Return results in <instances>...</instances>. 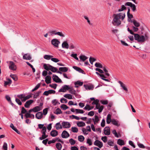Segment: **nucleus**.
<instances>
[{
	"label": "nucleus",
	"instance_id": "nucleus-19",
	"mask_svg": "<svg viewBox=\"0 0 150 150\" xmlns=\"http://www.w3.org/2000/svg\"><path fill=\"white\" fill-rule=\"evenodd\" d=\"M62 47L68 49L69 48V45L67 41L63 42L62 44Z\"/></svg>",
	"mask_w": 150,
	"mask_h": 150
},
{
	"label": "nucleus",
	"instance_id": "nucleus-4",
	"mask_svg": "<svg viewBox=\"0 0 150 150\" xmlns=\"http://www.w3.org/2000/svg\"><path fill=\"white\" fill-rule=\"evenodd\" d=\"M125 6H129L130 7L132 8V11L134 12L136 11V6L135 4H133L132 3L129 2H126L125 4Z\"/></svg>",
	"mask_w": 150,
	"mask_h": 150
},
{
	"label": "nucleus",
	"instance_id": "nucleus-42",
	"mask_svg": "<svg viewBox=\"0 0 150 150\" xmlns=\"http://www.w3.org/2000/svg\"><path fill=\"white\" fill-rule=\"evenodd\" d=\"M95 66L97 67L101 68H103L102 65L99 63H96L95 64Z\"/></svg>",
	"mask_w": 150,
	"mask_h": 150
},
{
	"label": "nucleus",
	"instance_id": "nucleus-7",
	"mask_svg": "<svg viewBox=\"0 0 150 150\" xmlns=\"http://www.w3.org/2000/svg\"><path fill=\"white\" fill-rule=\"evenodd\" d=\"M68 70V68L67 67H61L59 68V71H57V72L58 73L62 74V72H66Z\"/></svg>",
	"mask_w": 150,
	"mask_h": 150
},
{
	"label": "nucleus",
	"instance_id": "nucleus-34",
	"mask_svg": "<svg viewBox=\"0 0 150 150\" xmlns=\"http://www.w3.org/2000/svg\"><path fill=\"white\" fill-rule=\"evenodd\" d=\"M10 77H11L14 81H17L18 80V77L15 74H11Z\"/></svg>",
	"mask_w": 150,
	"mask_h": 150
},
{
	"label": "nucleus",
	"instance_id": "nucleus-17",
	"mask_svg": "<svg viewBox=\"0 0 150 150\" xmlns=\"http://www.w3.org/2000/svg\"><path fill=\"white\" fill-rule=\"evenodd\" d=\"M24 116L26 118H32L33 119H34V115L33 114H30L29 113H26Z\"/></svg>",
	"mask_w": 150,
	"mask_h": 150
},
{
	"label": "nucleus",
	"instance_id": "nucleus-64",
	"mask_svg": "<svg viewBox=\"0 0 150 150\" xmlns=\"http://www.w3.org/2000/svg\"><path fill=\"white\" fill-rule=\"evenodd\" d=\"M101 139L104 143H105L107 141V138L106 136H105L102 137Z\"/></svg>",
	"mask_w": 150,
	"mask_h": 150
},
{
	"label": "nucleus",
	"instance_id": "nucleus-46",
	"mask_svg": "<svg viewBox=\"0 0 150 150\" xmlns=\"http://www.w3.org/2000/svg\"><path fill=\"white\" fill-rule=\"evenodd\" d=\"M71 131L73 132L76 133L78 131V129L76 127H72L71 128Z\"/></svg>",
	"mask_w": 150,
	"mask_h": 150
},
{
	"label": "nucleus",
	"instance_id": "nucleus-21",
	"mask_svg": "<svg viewBox=\"0 0 150 150\" xmlns=\"http://www.w3.org/2000/svg\"><path fill=\"white\" fill-rule=\"evenodd\" d=\"M118 83L120 84L121 87L122 88L126 91H128V89L126 87L125 85L122 82L120 81H119Z\"/></svg>",
	"mask_w": 150,
	"mask_h": 150
},
{
	"label": "nucleus",
	"instance_id": "nucleus-38",
	"mask_svg": "<svg viewBox=\"0 0 150 150\" xmlns=\"http://www.w3.org/2000/svg\"><path fill=\"white\" fill-rule=\"evenodd\" d=\"M55 35H59L62 38H63L65 37L64 35L62 32H56L55 33Z\"/></svg>",
	"mask_w": 150,
	"mask_h": 150
},
{
	"label": "nucleus",
	"instance_id": "nucleus-60",
	"mask_svg": "<svg viewBox=\"0 0 150 150\" xmlns=\"http://www.w3.org/2000/svg\"><path fill=\"white\" fill-rule=\"evenodd\" d=\"M77 54H71V56L74 58L75 59L77 60H79V58L77 57Z\"/></svg>",
	"mask_w": 150,
	"mask_h": 150
},
{
	"label": "nucleus",
	"instance_id": "nucleus-9",
	"mask_svg": "<svg viewBox=\"0 0 150 150\" xmlns=\"http://www.w3.org/2000/svg\"><path fill=\"white\" fill-rule=\"evenodd\" d=\"M56 92L54 90H50L47 91H45L43 94L44 95L48 96L49 94H54Z\"/></svg>",
	"mask_w": 150,
	"mask_h": 150
},
{
	"label": "nucleus",
	"instance_id": "nucleus-53",
	"mask_svg": "<svg viewBox=\"0 0 150 150\" xmlns=\"http://www.w3.org/2000/svg\"><path fill=\"white\" fill-rule=\"evenodd\" d=\"M2 148L4 150H7V144L6 142H4L2 147Z\"/></svg>",
	"mask_w": 150,
	"mask_h": 150
},
{
	"label": "nucleus",
	"instance_id": "nucleus-31",
	"mask_svg": "<svg viewBox=\"0 0 150 150\" xmlns=\"http://www.w3.org/2000/svg\"><path fill=\"white\" fill-rule=\"evenodd\" d=\"M7 81H5L4 82V85L5 86H6L9 84H11L12 83V81L11 79H7Z\"/></svg>",
	"mask_w": 150,
	"mask_h": 150
},
{
	"label": "nucleus",
	"instance_id": "nucleus-59",
	"mask_svg": "<svg viewBox=\"0 0 150 150\" xmlns=\"http://www.w3.org/2000/svg\"><path fill=\"white\" fill-rule=\"evenodd\" d=\"M48 108H46L44 109L43 110V114L44 115H46L47 114L48 112Z\"/></svg>",
	"mask_w": 150,
	"mask_h": 150
},
{
	"label": "nucleus",
	"instance_id": "nucleus-47",
	"mask_svg": "<svg viewBox=\"0 0 150 150\" xmlns=\"http://www.w3.org/2000/svg\"><path fill=\"white\" fill-rule=\"evenodd\" d=\"M56 113H54L55 114H59L62 113V111L61 109L58 108H57L55 111Z\"/></svg>",
	"mask_w": 150,
	"mask_h": 150
},
{
	"label": "nucleus",
	"instance_id": "nucleus-6",
	"mask_svg": "<svg viewBox=\"0 0 150 150\" xmlns=\"http://www.w3.org/2000/svg\"><path fill=\"white\" fill-rule=\"evenodd\" d=\"M60 42L57 39H54L51 40L52 44L56 47H58Z\"/></svg>",
	"mask_w": 150,
	"mask_h": 150
},
{
	"label": "nucleus",
	"instance_id": "nucleus-44",
	"mask_svg": "<svg viewBox=\"0 0 150 150\" xmlns=\"http://www.w3.org/2000/svg\"><path fill=\"white\" fill-rule=\"evenodd\" d=\"M83 82H81L79 81H78L76 82H75L74 83L75 85H78L80 86H82L83 84Z\"/></svg>",
	"mask_w": 150,
	"mask_h": 150
},
{
	"label": "nucleus",
	"instance_id": "nucleus-57",
	"mask_svg": "<svg viewBox=\"0 0 150 150\" xmlns=\"http://www.w3.org/2000/svg\"><path fill=\"white\" fill-rule=\"evenodd\" d=\"M57 84L56 83H53L52 84H50L49 85V86L52 88H54V89H56L57 86Z\"/></svg>",
	"mask_w": 150,
	"mask_h": 150
},
{
	"label": "nucleus",
	"instance_id": "nucleus-32",
	"mask_svg": "<svg viewBox=\"0 0 150 150\" xmlns=\"http://www.w3.org/2000/svg\"><path fill=\"white\" fill-rule=\"evenodd\" d=\"M50 70L52 72H57V69L56 68L52 66H50Z\"/></svg>",
	"mask_w": 150,
	"mask_h": 150
},
{
	"label": "nucleus",
	"instance_id": "nucleus-48",
	"mask_svg": "<svg viewBox=\"0 0 150 150\" xmlns=\"http://www.w3.org/2000/svg\"><path fill=\"white\" fill-rule=\"evenodd\" d=\"M41 91H38L36 92L35 94V95H34L33 96V98H37L39 96L40 94L41 93Z\"/></svg>",
	"mask_w": 150,
	"mask_h": 150
},
{
	"label": "nucleus",
	"instance_id": "nucleus-30",
	"mask_svg": "<svg viewBox=\"0 0 150 150\" xmlns=\"http://www.w3.org/2000/svg\"><path fill=\"white\" fill-rule=\"evenodd\" d=\"M128 21L129 22H131L133 20H132L131 18H132L133 17L132 14L130 13L127 14Z\"/></svg>",
	"mask_w": 150,
	"mask_h": 150
},
{
	"label": "nucleus",
	"instance_id": "nucleus-40",
	"mask_svg": "<svg viewBox=\"0 0 150 150\" xmlns=\"http://www.w3.org/2000/svg\"><path fill=\"white\" fill-rule=\"evenodd\" d=\"M61 109L64 110H65L69 108V107L65 104H62L60 106Z\"/></svg>",
	"mask_w": 150,
	"mask_h": 150
},
{
	"label": "nucleus",
	"instance_id": "nucleus-16",
	"mask_svg": "<svg viewBox=\"0 0 150 150\" xmlns=\"http://www.w3.org/2000/svg\"><path fill=\"white\" fill-rule=\"evenodd\" d=\"M45 79V81L47 84H48L51 83V78L50 76H46Z\"/></svg>",
	"mask_w": 150,
	"mask_h": 150
},
{
	"label": "nucleus",
	"instance_id": "nucleus-28",
	"mask_svg": "<svg viewBox=\"0 0 150 150\" xmlns=\"http://www.w3.org/2000/svg\"><path fill=\"white\" fill-rule=\"evenodd\" d=\"M92 120L94 122V124H96V123H98L99 121V120L98 118V117L96 115H95L94 116V119L93 118Z\"/></svg>",
	"mask_w": 150,
	"mask_h": 150
},
{
	"label": "nucleus",
	"instance_id": "nucleus-25",
	"mask_svg": "<svg viewBox=\"0 0 150 150\" xmlns=\"http://www.w3.org/2000/svg\"><path fill=\"white\" fill-rule=\"evenodd\" d=\"M84 86L86 90H92L94 88V87L93 86H89L88 85H84Z\"/></svg>",
	"mask_w": 150,
	"mask_h": 150
},
{
	"label": "nucleus",
	"instance_id": "nucleus-15",
	"mask_svg": "<svg viewBox=\"0 0 150 150\" xmlns=\"http://www.w3.org/2000/svg\"><path fill=\"white\" fill-rule=\"evenodd\" d=\"M50 135L52 137H55L58 134V132L56 130H52L50 132Z\"/></svg>",
	"mask_w": 150,
	"mask_h": 150
},
{
	"label": "nucleus",
	"instance_id": "nucleus-33",
	"mask_svg": "<svg viewBox=\"0 0 150 150\" xmlns=\"http://www.w3.org/2000/svg\"><path fill=\"white\" fill-rule=\"evenodd\" d=\"M56 128L57 130H58L62 128V125H60V122H58L56 124Z\"/></svg>",
	"mask_w": 150,
	"mask_h": 150
},
{
	"label": "nucleus",
	"instance_id": "nucleus-39",
	"mask_svg": "<svg viewBox=\"0 0 150 150\" xmlns=\"http://www.w3.org/2000/svg\"><path fill=\"white\" fill-rule=\"evenodd\" d=\"M56 147L58 150H61L62 147V145L60 143H58L56 144Z\"/></svg>",
	"mask_w": 150,
	"mask_h": 150
},
{
	"label": "nucleus",
	"instance_id": "nucleus-54",
	"mask_svg": "<svg viewBox=\"0 0 150 150\" xmlns=\"http://www.w3.org/2000/svg\"><path fill=\"white\" fill-rule=\"evenodd\" d=\"M69 141L71 145H74L76 143L75 141L72 138L70 139Z\"/></svg>",
	"mask_w": 150,
	"mask_h": 150
},
{
	"label": "nucleus",
	"instance_id": "nucleus-63",
	"mask_svg": "<svg viewBox=\"0 0 150 150\" xmlns=\"http://www.w3.org/2000/svg\"><path fill=\"white\" fill-rule=\"evenodd\" d=\"M16 102L19 105H21L22 104V102L18 98H16L15 99Z\"/></svg>",
	"mask_w": 150,
	"mask_h": 150
},
{
	"label": "nucleus",
	"instance_id": "nucleus-3",
	"mask_svg": "<svg viewBox=\"0 0 150 150\" xmlns=\"http://www.w3.org/2000/svg\"><path fill=\"white\" fill-rule=\"evenodd\" d=\"M9 67L11 70L15 71L16 70L17 67L15 63L12 61H10L9 62Z\"/></svg>",
	"mask_w": 150,
	"mask_h": 150
},
{
	"label": "nucleus",
	"instance_id": "nucleus-36",
	"mask_svg": "<svg viewBox=\"0 0 150 150\" xmlns=\"http://www.w3.org/2000/svg\"><path fill=\"white\" fill-rule=\"evenodd\" d=\"M111 122L114 125L117 126H119L120 125V124H118L116 120L114 119H112L111 121Z\"/></svg>",
	"mask_w": 150,
	"mask_h": 150
},
{
	"label": "nucleus",
	"instance_id": "nucleus-18",
	"mask_svg": "<svg viewBox=\"0 0 150 150\" xmlns=\"http://www.w3.org/2000/svg\"><path fill=\"white\" fill-rule=\"evenodd\" d=\"M43 116V114L42 112H38L35 115L36 117L38 119H41Z\"/></svg>",
	"mask_w": 150,
	"mask_h": 150
},
{
	"label": "nucleus",
	"instance_id": "nucleus-43",
	"mask_svg": "<svg viewBox=\"0 0 150 150\" xmlns=\"http://www.w3.org/2000/svg\"><path fill=\"white\" fill-rule=\"evenodd\" d=\"M78 139L80 142H83L84 139V137L82 135H80L78 137Z\"/></svg>",
	"mask_w": 150,
	"mask_h": 150
},
{
	"label": "nucleus",
	"instance_id": "nucleus-2",
	"mask_svg": "<svg viewBox=\"0 0 150 150\" xmlns=\"http://www.w3.org/2000/svg\"><path fill=\"white\" fill-rule=\"evenodd\" d=\"M134 39L139 42H144L145 41V37L143 35H139L138 34H134Z\"/></svg>",
	"mask_w": 150,
	"mask_h": 150
},
{
	"label": "nucleus",
	"instance_id": "nucleus-55",
	"mask_svg": "<svg viewBox=\"0 0 150 150\" xmlns=\"http://www.w3.org/2000/svg\"><path fill=\"white\" fill-rule=\"evenodd\" d=\"M99 102V100L98 99L95 100L93 101L92 103V105H96V106H97V104H98Z\"/></svg>",
	"mask_w": 150,
	"mask_h": 150
},
{
	"label": "nucleus",
	"instance_id": "nucleus-12",
	"mask_svg": "<svg viewBox=\"0 0 150 150\" xmlns=\"http://www.w3.org/2000/svg\"><path fill=\"white\" fill-rule=\"evenodd\" d=\"M69 133L66 131L64 130L62 134V137L63 138H66L69 136Z\"/></svg>",
	"mask_w": 150,
	"mask_h": 150
},
{
	"label": "nucleus",
	"instance_id": "nucleus-62",
	"mask_svg": "<svg viewBox=\"0 0 150 150\" xmlns=\"http://www.w3.org/2000/svg\"><path fill=\"white\" fill-rule=\"evenodd\" d=\"M70 90L69 91V92L73 94H76V91L75 90L71 88V89H70Z\"/></svg>",
	"mask_w": 150,
	"mask_h": 150
},
{
	"label": "nucleus",
	"instance_id": "nucleus-45",
	"mask_svg": "<svg viewBox=\"0 0 150 150\" xmlns=\"http://www.w3.org/2000/svg\"><path fill=\"white\" fill-rule=\"evenodd\" d=\"M54 76H55V77H56L57 79L56 81V82L57 83H61L62 82V81L59 78V77L56 75L55 74H53V77Z\"/></svg>",
	"mask_w": 150,
	"mask_h": 150
},
{
	"label": "nucleus",
	"instance_id": "nucleus-20",
	"mask_svg": "<svg viewBox=\"0 0 150 150\" xmlns=\"http://www.w3.org/2000/svg\"><path fill=\"white\" fill-rule=\"evenodd\" d=\"M33 112H38L42 109V107H41L39 106H36L33 108Z\"/></svg>",
	"mask_w": 150,
	"mask_h": 150
},
{
	"label": "nucleus",
	"instance_id": "nucleus-14",
	"mask_svg": "<svg viewBox=\"0 0 150 150\" xmlns=\"http://www.w3.org/2000/svg\"><path fill=\"white\" fill-rule=\"evenodd\" d=\"M23 59H24L30 60L31 59L32 57L28 53L24 54L23 56Z\"/></svg>",
	"mask_w": 150,
	"mask_h": 150
},
{
	"label": "nucleus",
	"instance_id": "nucleus-27",
	"mask_svg": "<svg viewBox=\"0 0 150 150\" xmlns=\"http://www.w3.org/2000/svg\"><path fill=\"white\" fill-rule=\"evenodd\" d=\"M77 125L79 127H84L85 126V123L82 121L78 122L77 123Z\"/></svg>",
	"mask_w": 150,
	"mask_h": 150
},
{
	"label": "nucleus",
	"instance_id": "nucleus-13",
	"mask_svg": "<svg viewBox=\"0 0 150 150\" xmlns=\"http://www.w3.org/2000/svg\"><path fill=\"white\" fill-rule=\"evenodd\" d=\"M104 133L105 135H109L110 134V132L109 127H107L104 129Z\"/></svg>",
	"mask_w": 150,
	"mask_h": 150
},
{
	"label": "nucleus",
	"instance_id": "nucleus-61",
	"mask_svg": "<svg viewBox=\"0 0 150 150\" xmlns=\"http://www.w3.org/2000/svg\"><path fill=\"white\" fill-rule=\"evenodd\" d=\"M27 112L26 110L24 107H22L21 109V113L23 114L25 113V114Z\"/></svg>",
	"mask_w": 150,
	"mask_h": 150
},
{
	"label": "nucleus",
	"instance_id": "nucleus-51",
	"mask_svg": "<svg viewBox=\"0 0 150 150\" xmlns=\"http://www.w3.org/2000/svg\"><path fill=\"white\" fill-rule=\"evenodd\" d=\"M52 104L54 106L56 105L57 103H58L59 104H60L58 101V100L57 99H54L52 101Z\"/></svg>",
	"mask_w": 150,
	"mask_h": 150
},
{
	"label": "nucleus",
	"instance_id": "nucleus-11",
	"mask_svg": "<svg viewBox=\"0 0 150 150\" xmlns=\"http://www.w3.org/2000/svg\"><path fill=\"white\" fill-rule=\"evenodd\" d=\"M34 101L33 100H30L27 101L24 105V106L25 108H29L30 105Z\"/></svg>",
	"mask_w": 150,
	"mask_h": 150
},
{
	"label": "nucleus",
	"instance_id": "nucleus-1",
	"mask_svg": "<svg viewBox=\"0 0 150 150\" xmlns=\"http://www.w3.org/2000/svg\"><path fill=\"white\" fill-rule=\"evenodd\" d=\"M113 16L114 18L112 23L114 25L117 26H119L121 24V21L120 19H121L122 20H123L125 16V13H120L117 14H114Z\"/></svg>",
	"mask_w": 150,
	"mask_h": 150
},
{
	"label": "nucleus",
	"instance_id": "nucleus-49",
	"mask_svg": "<svg viewBox=\"0 0 150 150\" xmlns=\"http://www.w3.org/2000/svg\"><path fill=\"white\" fill-rule=\"evenodd\" d=\"M48 35L49 36H52L54 34L55 35V33H56L55 30H52L51 31H49L48 32Z\"/></svg>",
	"mask_w": 150,
	"mask_h": 150
},
{
	"label": "nucleus",
	"instance_id": "nucleus-35",
	"mask_svg": "<svg viewBox=\"0 0 150 150\" xmlns=\"http://www.w3.org/2000/svg\"><path fill=\"white\" fill-rule=\"evenodd\" d=\"M64 97L69 99H71L72 98V96L70 94H66L64 95Z\"/></svg>",
	"mask_w": 150,
	"mask_h": 150
},
{
	"label": "nucleus",
	"instance_id": "nucleus-50",
	"mask_svg": "<svg viewBox=\"0 0 150 150\" xmlns=\"http://www.w3.org/2000/svg\"><path fill=\"white\" fill-rule=\"evenodd\" d=\"M96 60V59L95 58L91 57L89 58V62L92 64H93V62L95 61Z\"/></svg>",
	"mask_w": 150,
	"mask_h": 150
},
{
	"label": "nucleus",
	"instance_id": "nucleus-10",
	"mask_svg": "<svg viewBox=\"0 0 150 150\" xmlns=\"http://www.w3.org/2000/svg\"><path fill=\"white\" fill-rule=\"evenodd\" d=\"M62 125L64 128H69L71 127L70 123L64 121L62 123Z\"/></svg>",
	"mask_w": 150,
	"mask_h": 150
},
{
	"label": "nucleus",
	"instance_id": "nucleus-23",
	"mask_svg": "<svg viewBox=\"0 0 150 150\" xmlns=\"http://www.w3.org/2000/svg\"><path fill=\"white\" fill-rule=\"evenodd\" d=\"M96 108L97 109H98V112L99 113H100L103 110L104 108V106L103 105L100 106V105L99 104V106L97 107V106H96Z\"/></svg>",
	"mask_w": 150,
	"mask_h": 150
},
{
	"label": "nucleus",
	"instance_id": "nucleus-56",
	"mask_svg": "<svg viewBox=\"0 0 150 150\" xmlns=\"http://www.w3.org/2000/svg\"><path fill=\"white\" fill-rule=\"evenodd\" d=\"M137 144L138 146L141 148H145V146L142 144L140 143L139 142H137Z\"/></svg>",
	"mask_w": 150,
	"mask_h": 150
},
{
	"label": "nucleus",
	"instance_id": "nucleus-41",
	"mask_svg": "<svg viewBox=\"0 0 150 150\" xmlns=\"http://www.w3.org/2000/svg\"><path fill=\"white\" fill-rule=\"evenodd\" d=\"M75 110L76 111V113L83 114L84 112V111L82 110L79 109H75Z\"/></svg>",
	"mask_w": 150,
	"mask_h": 150
},
{
	"label": "nucleus",
	"instance_id": "nucleus-8",
	"mask_svg": "<svg viewBox=\"0 0 150 150\" xmlns=\"http://www.w3.org/2000/svg\"><path fill=\"white\" fill-rule=\"evenodd\" d=\"M94 144L100 148H102L103 146V143L98 140H96L95 141L94 143Z\"/></svg>",
	"mask_w": 150,
	"mask_h": 150
},
{
	"label": "nucleus",
	"instance_id": "nucleus-29",
	"mask_svg": "<svg viewBox=\"0 0 150 150\" xmlns=\"http://www.w3.org/2000/svg\"><path fill=\"white\" fill-rule=\"evenodd\" d=\"M50 66L51 65L48 64H45L43 65V67L45 70L47 71H48L50 69Z\"/></svg>",
	"mask_w": 150,
	"mask_h": 150
},
{
	"label": "nucleus",
	"instance_id": "nucleus-37",
	"mask_svg": "<svg viewBox=\"0 0 150 150\" xmlns=\"http://www.w3.org/2000/svg\"><path fill=\"white\" fill-rule=\"evenodd\" d=\"M125 5H122L121 6V8H119L118 10V12H121L122 11L125 10H126L127 8L126 7H125Z\"/></svg>",
	"mask_w": 150,
	"mask_h": 150
},
{
	"label": "nucleus",
	"instance_id": "nucleus-52",
	"mask_svg": "<svg viewBox=\"0 0 150 150\" xmlns=\"http://www.w3.org/2000/svg\"><path fill=\"white\" fill-rule=\"evenodd\" d=\"M53 57L52 55H45L44 56V58L46 59L49 60L51 58Z\"/></svg>",
	"mask_w": 150,
	"mask_h": 150
},
{
	"label": "nucleus",
	"instance_id": "nucleus-5",
	"mask_svg": "<svg viewBox=\"0 0 150 150\" xmlns=\"http://www.w3.org/2000/svg\"><path fill=\"white\" fill-rule=\"evenodd\" d=\"M71 89V87H69V86L65 85L62 86V88L59 90V92H64L66 90H68Z\"/></svg>",
	"mask_w": 150,
	"mask_h": 150
},
{
	"label": "nucleus",
	"instance_id": "nucleus-24",
	"mask_svg": "<svg viewBox=\"0 0 150 150\" xmlns=\"http://www.w3.org/2000/svg\"><path fill=\"white\" fill-rule=\"evenodd\" d=\"M117 144L120 145L122 146L125 144L123 140L119 139L117 141Z\"/></svg>",
	"mask_w": 150,
	"mask_h": 150
},
{
	"label": "nucleus",
	"instance_id": "nucleus-22",
	"mask_svg": "<svg viewBox=\"0 0 150 150\" xmlns=\"http://www.w3.org/2000/svg\"><path fill=\"white\" fill-rule=\"evenodd\" d=\"M79 58L80 60H81L83 62H84L88 58V57L84 55H81L80 56Z\"/></svg>",
	"mask_w": 150,
	"mask_h": 150
},
{
	"label": "nucleus",
	"instance_id": "nucleus-26",
	"mask_svg": "<svg viewBox=\"0 0 150 150\" xmlns=\"http://www.w3.org/2000/svg\"><path fill=\"white\" fill-rule=\"evenodd\" d=\"M131 22L133 23L135 27H138L140 25V24L135 20H133Z\"/></svg>",
	"mask_w": 150,
	"mask_h": 150
},
{
	"label": "nucleus",
	"instance_id": "nucleus-58",
	"mask_svg": "<svg viewBox=\"0 0 150 150\" xmlns=\"http://www.w3.org/2000/svg\"><path fill=\"white\" fill-rule=\"evenodd\" d=\"M60 102L61 103H67V99L62 98L60 99Z\"/></svg>",
	"mask_w": 150,
	"mask_h": 150
}]
</instances>
